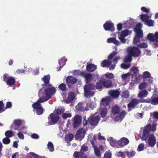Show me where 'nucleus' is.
Returning <instances> with one entry per match:
<instances>
[{
	"mask_svg": "<svg viewBox=\"0 0 158 158\" xmlns=\"http://www.w3.org/2000/svg\"><path fill=\"white\" fill-rule=\"evenodd\" d=\"M45 89H40L38 93L39 100L41 102H44L49 99L56 93V89L55 87L51 86H46Z\"/></svg>",
	"mask_w": 158,
	"mask_h": 158,
	"instance_id": "obj_1",
	"label": "nucleus"
},
{
	"mask_svg": "<svg viewBox=\"0 0 158 158\" xmlns=\"http://www.w3.org/2000/svg\"><path fill=\"white\" fill-rule=\"evenodd\" d=\"M84 95L86 97L88 98L93 96L95 94V85L92 84H85L84 87Z\"/></svg>",
	"mask_w": 158,
	"mask_h": 158,
	"instance_id": "obj_2",
	"label": "nucleus"
},
{
	"mask_svg": "<svg viewBox=\"0 0 158 158\" xmlns=\"http://www.w3.org/2000/svg\"><path fill=\"white\" fill-rule=\"evenodd\" d=\"M76 75L81 76L85 78V81L86 84L90 82L93 80V76L92 74L87 73L86 71H81L79 70H76L75 71Z\"/></svg>",
	"mask_w": 158,
	"mask_h": 158,
	"instance_id": "obj_3",
	"label": "nucleus"
},
{
	"mask_svg": "<svg viewBox=\"0 0 158 158\" xmlns=\"http://www.w3.org/2000/svg\"><path fill=\"white\" fill-rule=\"evenodd\" d=\"M155 130L156 127L154 126H152L150 124L147 125L143 130L142 136L141 138V139L142 140H146L149 135L150 131H155Z\"/></svg>",
	"mask_w": 158,
	"mask_h": 158,
	"instance_id": "obj_4",
	"label": "nucleus"
},
{
	"mask_svg": "<svg viewBox=\"0 0 158 158\" xmlns=\"http://www.w3.org/2000/svg\"><path fill=\"white\" fill-rule=\"evenodd\" d=\"M88 150V147L83 144L81 146L80 151L75 152L73 154L74 158H87L86 155L84 152H86Z\"/></svg>",
	"mask_w": 158,
	"mask_h": 158,
	"instance_id": "obj_5",
	"label": "nucleus"
},
{
	"mask_svg": "<svg viewBox=\"0 0 158 158\" xmlns=\"http://www.w3.org/2000/svg\"><path fill=\"white\" fill-rule=\"evenodd\" d=\"M41 101L39 100V98L37 100L36 102L34 103L32 106L34 110L36 111V114L38 115H40L42 114L44 112V109L42 107L40 103L43 102H41Z\"/></svg>",
	"mask_w": 158,
	"mask_h": 158,
	"instance_id": "obj_6",
	"label": "nucleus"
},
{
	"mask_svg": "<svg viewBox=\"0 0 158 158\" xmlns=\"http://www.w3.org/2000/svg\"><path fill=\"white\" fill-rule=\"evenodd\" d=\"M127 52L133 57H138L141 53L140 50L137 47L135 46L128 48Z\"/></svg>",
	"mask_w": 158,
	"mask_h": 158,
	"instance_id": "obj_7",
	"label": "nucleus"
},
{
	"mask_svg": "<svg viewBox=\"0 0 158 158\" xmlns=\"http://www.w3.org/2000/svg\"><path fill=\"white\" fill-rule=\"evenodd\" d=\"M48 118L50 120L48 122V124L50 125L55 124L59 119V116L56 114L51 113L50 114Z\"/></svg>",
	"mask_w": 158,
	"mask_h": 158,
	"instance_id": "obj_8",
	"label": "nucleus"
},
{
	"mask_svg": "<svg viewBox=\"0 0 158 158\" xmlns=\"http://www.w3.org/2000/svg\"><path fill=\"white\" fill-rule=\"evenodd\" d=\"M100 119V116H91L88 119V122L90 124L93 126H97Z\"/></svg>",
	"mask_w": 158,
	"mask_h": 158,
	"instance_id": "obj_9",
	"label": "nucleus"
},
{
	"mask_svg": "<svg viewBox=\"0 0 158 158\" xmlns=\"http://www.w3.org/2000/svg\"><path fill=\"white\" fill-rule=\"evenodd\" d=\"M3 80L6 81L7 85L11 86L15 84V79L11 77H9L7 74L3 75Z\"/></svg>",
	"mask_w": 158,
	"mask_h": 158,
	"instance_id": "obj_10",
	"label": "nucleus"
},
{
	"mask_svg": "<svg viewBox=\"0 0 158 158\" xmlns=\"http://www.w3.org/2000/svg\"><path fill=\"white\" fill-rule=\"evenodd\" d=\"M77 81V79L76 78L71 76L67 77L66 79V82L69 88L71 87L70 85L75 84Z\"/></svg>",
	"mask_w": 158,
	"mask_h": 158,
	"instance_id": "obj_11",
	"label": "nucleus"
},
{
	"mask_svg": "<svg viewBox=\"0 0 158 158\" xmlns=\"http://www.w3.org/2000/svg\"><path fill=\"white\" fill-rule=\"evenodd\" d=\"M103 27L106 31H113L115 30L114 24L112 22L106 21L103 25Z\"/></svg>",
	"mask_w": 158,
	"mask_h": 158,
	"instance_id": "obj_12",
	"label": "nucleus"
},
{
	"mask_svg": "<svg viewBox=\"0 0 158 158\" xmlns=\"http://www.w3.org/2000/svg\"><path fill=\"white\" fill-rule=\"evenodd\" d=\"M82 117L80 115L75 116L74 117L73 126L74 128L77 127L81 123Z\"/></svg>",
	"mask_w": 158,
	"mask_h": 158,
	"instance_id": "obj_13",
	"label": "nucleus"
},
{
	"mask_svg": "<svg viewBox=\"0 0 158 158\" xmlns=\"http://www.w3.org/2000/svg\"><path fill=\"white\" fill-rule=\"evenodd\" d=\"M85 134V132L83 129H79L76 133L75 138L76 139L81 140L84 138Z\"/></svg>",
	"mask_w": 158,
	"mask_h": 158,
	"instance_id": "obj_14",
	"label": "nucleus"
},
{
	"mask_svg": "<svg viewBox=\"0 0 158 158\" xmlns=\"http://www.w3.org/2000/svg\"><path fill=\"white\" fill-rule=\"evenodd\" d=\"M147 38L149 40L153 42H158V32H156L154 35L152 33L148 34L147 35Z\"/></svg>",
	"mask_w": 158,
	"mask_h": 158,
	"instance_id": "obj_15",
	"label": "nucleus"
},
{
	"mask_svg": "<svg viewBox=\"0 0 158 158\" xmlns=\"http://www.w3.org/2000/svg\"><path fill=\"white\" fill-rule=\"evenodd\" d=\"M139 101L136 99H132L131 101L127 104L128 108L134 109L135 107L139 103Z\"/></svg>",
	"mask_w": 158,
	"mask_h": 158,
	"instance_id": "obj_16",
	"label": "nucleus"
},
{
	"mask_svg": "<svg viewBox=\"0 0 158 158\" xmlns=\"http://www.w3.org/2000/svg\"><path fill=\"white\" fill-rule=\"evenodd\" d=\"M148 145L152 147H153L156 143V139L153 134H151L148 138Z\"/></svg>",
	"mask_w": 158,
	"mask_h": 158,
	"instance_id": "obj_17",
	"label": "nucleus"
},
{
	"mask_svg": "<svg viewBox=\"0 0 158 158\" xmlns=\"http://www.w3.org/2000/svg\"><path fill=\"white\" fill-rule=\"evenodd\" d=\"M50 79V76L49 75H47L44 76L42 78V80L43 81L44 84L42 85V86L45 85V86H51L52 85L49 83V80Z\"/></svg>",
	"mask_w": 158,
	"mask_h": 158,
	"instance_id": "obj_18",
	"label": "nucleus"
},
{
	"mask_svg": "<svg viewBox=\"0 0 158 158\" xmlns=\"http://www.w3.org/2000/svg\"><path fill=\"white\" fill-rule=\"evenodd\" d=\"M134 31L135 32L136 36L141 38L143 37V31L138 26V25L134 28Z\"/></svg>",
	"mask_w": 158,
	"mask_h": 158,
	"instance_id": "obj_19",
	"label": "nucleus"
},
{
	"mask_svg": "<svg viewBox=\"0 0 158 158\" xmlns=\"http://www.w3.org/2000/svg\"><path fill=\"white\" fill-rule=\"evenodd\" d=\"M103 80V77H101L99 81L96 83L95 87L96 89L101 90L103 89L104 86Z\"/></svg>",
	"mask_w": 158,
	"mask_h": 158,
	"instance_id": "obj_20",
	"label": "nucleus"
},
{
	"mask_svg": "<svg viewBox=\"0 0 158 158\" xmlns=\"http://www.w3.org/2000/svg\"><path fill=\"white\" fill-rule=\"evenodd\" d=\"M129 142V140L127 138L122 137L118 141V144L120 146L123 147L127 145Z\"/></svg>",
	"mask_w": 158,
	"mask_h": 158,
	"instance_id": "obj_21",
	"label": "nucleus"
},
{
	"mask_svg": "<svg viewBox=\"0 0 158 158\" xmlns=\"http://www.w3.org/2000/svg\"><path fill=\"white\" fill-rule=\"evenodd\" d=\"M111 101V98L110 97H106L103 98L100 103L101 105L106 106H108Z\"/></svg>",
	"mask_w": 158,
	"mask_h": 158,
	"instance_id": "obj_22",
	"label": "nucleus"
},
{
	"mask_svg": "<svg viewBox=\"0 0 158 158\" xmlns=\"http://www.w3.org/2000/svg\"><path fill=\"white\" fill-rule=\"evenodd\" d=\"M97 68V66L92 63L88 64L86 66V70L89 72H92L95 71Z\"/></svg>",
	"mask_w": 158,
	"mask_h": 158,
	"instance_id": "obj_23",
	"label": "nucleus"
},
{
	"mask_svg": "<svg viewBox=\"0 0 158 158\" xmlns=\"http://www.w3.org/2000/svg\"><path fill=\"white\" fill-rule=\"evenodd\" d=\"M110 95L114 98H118L120 94V92L117 89L111 90L109 91Z\"/></svg>",
	"mask_w": 158,
	"mask_h": 158,
	"instance_id": "obj_24",
	"label": "nucleus"
},
{
	"mask_svg": "<svg viewBox=\"0 0 158 158\" xmlns=\"http://www.w3.org/2000/svg\"><path fill=\"white\" fill-rule=\"evenodd\" d=\"M103 81L104 84V86L105 88H110L112 86V82L111 80H106L103 77Z\"/></svg>",
	"mask_w": 158,
	"mask_h": 158,
	"instance_id": "obj_25",
	"label": "nucleus"
},
{
	"mask_svg": "<svg viewBox=\"0 0 158 158\" xmlns=\"http://www.w3.org/2000/svg\"><path fill=\"white\" fill-rule=\"evenodd\" d=\"M131 72L132 76L136 77L139 73V71L137 67L134 66L131 68Z\"/></svg>",
	"mask_w": 158,
	"mask_h": 158,
	"instance_id": "obj_26",
	"label": "nucleus"
},
{
	"mask_svg": "<svg viewBox=\"0 0 158 158\" xmlns=\"http://www.w3.org/2000/svg\"><path fill=\"white\" fill-rule=\"evenodd\" d=\"M112 62L109 60H104L102 61L101 64V66L103 67H107L111 65Z\"/></svg>",
	"mask_w": 158,
	"mask_h": 158,
	"instance_id": "obj_27",
	"label": "nucleus"
},
{
	"mask_svg": "<svg viewBox=\"0 0 158 158\" xmlns=\"http://www.w3.org/2000/svg\"><path fill=\"white\" fill-rule=\"evenodd\" d=\"M148 94V91L146 89L140 91L138 94V97L140 98L146 97Z\"/></svg>",
	"mask_w": 158,
	"mask_h": 158,
	"instance_id": "obj_28",
	"label": "nucleus"
},
{
	"mask_svg": "<svg viewBox=\"0 0 158 158\" xmlns=\"http://www.w3.org/2000/svg\"><path fill=\"white\" fill-rule=\"evenodd\" d=\"M125 153L128 158H131L135 155L136 152L133 150H131L130 151H126Z\"/></svg>",
	"mask_w": 158,
	"mask_h": 158,
	"instance_id": "obj_29",
	"label": "nucleus"
},
{
	"mask_svg": "<svg viewBox=\"0 0 158 158\" xmlns=\"http://www.w3.org/2000/svg\"><path fill=\"white\" fill-rule=\"evenodd\" d=\"M120 110L119 107L116 105L113 107L112 108V111L114 114H117L119 113Z\"/></svg>",
	"mask_w": 158,
	"mask_h": 158,
	"instance_id": "obj_30",
	"label": "nucleus"
},
{
	"mask_svg": "<svg viewBox=\"0 0 158 158\" xmlns=\"http://www.w3.org/2000/svg\"><path fill=\"white\" fill-rule=\"evenodd\" d=\"M75 98V96L73 93H71L69 94L66 100L67 103H69L73 101Z\"/></svg>",
	"mask_w": 158,
	"mask_h": 158,
	"instance_id": "obj_31",
	"label": "nucleus"
},
{
	"mask_svg": "<svg viewBox=\"0 0 158 158\" xmlns=\"http://www.w3.org/2000/svg\"><path fill=\"white\" fill-rule=\"evenodd\" d=\"M14 123L16 126L15 130H19V127L22 124V121L20 119H15L14 121Z\"/></svg>",
	"mask_w": 158,
	"mask_h": 158,
	"instance_id": "obj_32",
	"label": "nucleus"
},
{
	"mask_svg": "<svg viewBox=\"0 0 158 158\" xmlns=\"http://www.w3.org/2000/svg\"><path fill=\"white\" fill-rule=\"evenodd\" d=\"M73 135L72 134H69L66 135L64 139L68 143L73 139Z\"/></svg>",
	"mask_w": 158,
	"mask_h": 158,
	"instance_id": "obj_33",
	"label": "nucleus"
},
{
	"mask_svg": "<svg viewBox=\"0 0 158 158\" xmlns=\"http://www.w3.org/2000/svg\"><path fill=\"white\" fill-rule=\"evenodd\" d=\"M83 103H79L76 106L75 108L77 110L80 111H83Z\"/></svg>",
	"mask_w": 158,
	"mask_h": 158,
	"instance_id": "obj_34",
	"label": "nucleus"
},
{
	"mask_svg": "<svg viewBox=\"0 0 158 158\" xmlns=\"http://www.w3.org/2000/svg\"><path fill=\"white\" fill-rule=\"evenodd\" d=\"M143 79L150 78L151 77L150 73L148 71H145L143 73V75H141Z\"/></svg>",
	"mask_w": 158,
	"mask_h": 158,
	"instance_id": "obj_35",
	"label": "nucleus"
},
{
	"mask_svg": "<svg viewBox=\"0 0 158 158\" xmlns=\"http://www.w3.org/2000/svg\"><path fill=\"white\" fill-rule=\"evenodd\" d=\"M47 148L50 152H53L54 150L53 145L51 142H49L47 144Z\"/></svg>",
	"mask_w": 158,
	"mask_h": 158,
	"instance_id": "obj_36",
	"label": "nucleus"
},
{
	"mask_svg": "<svg viewBox=\"0 0 158 158\" xmlns=\"http://www.w3.org/2000/svg\"><path fill=\"white\" fill-rule=\"evenodd\" d=\"M58 87L59 89L62 91H65L67 89L66 85L64 83L60 84L58 85Z\"/></svg>",
	"mask_w": 158,
	"mask_h": 158,
	"instance_id": "obj_37",
	"label": "nucleus"
},
{
	"mask_svg": "<svg viewBox=\"0 0 158 158\" xmlns=\"http://www.w3.org/2000/svg\"><path fill=\"white\" fill-rule=\"evenodd\" d=\"M107 114V109L106 107H104L101 109V116L102 117H105Z\"/></svg>",
	"mask_w": 158,
	"mask_h": 158,
	"instance_id": "obj_38",
	"label": "nucleus"
},
{
	"mask_svg": "<svg viewBox=\"0 0 158 158\" xmlns=\"http://www.w3.org/2000/svg\"><path fill=\"white\" fill-rule=\"evenodd\" d=\"M122 97L125 98H128L129 97V92L128 90L123 91L122 94Z\"/></svg>",
	"mask_w": 158,
	"mask_h": 158,
	"instance_id": "obj_39",
	"label": "nucleus"
},
{
	"mask_svg": "<svg viewBox=\"0 0 158 158\" xmlns=\"http://www.w3.org/2000/svg\"><path fill=\"white\" fill-rule=\"evenodd\" d=\"M128 53V55L125 57L124 61L126 62H131L132 61V57L133 56L130 54L129 53Z\"/></svg>",
	"mask_w": 158,
	"mask_h": 158,
	"instance_id": "obj_40",
	"label": "nucleus"
},
{
	"mask_svg": "<svg viewBox=\"0 0 158 158\" xmlns=\"http://www.w3.org/2000/svg\"><path fill=\"white\" fill-rule=\"evenodd\" d=\"M140 18L141 20L143 21H144L145 23L146 21L148 20L149 19V16L146 14H143L141 15Z\"/></svg>",
	"mask_w": 158,
	"mask_h": 158,
	"instance_id": "obj_41",
	"label": "nucleus"
},
{
	"mask_svg": "<svg viewBox=\"0 0 158 158\" xmlns=\"http://www.w3.org/2000/svg\"><path fill=\"white\" fill-rule=\"evenodd\" d=\"M105 76L106 78L108 79H112L114 78V75L111 73H106Z\"/></svg>",
	"mask_w": 158,
	"mask_h": 158,
	"instance_id": "obj_42",
	"label": "nucleus"
},
{
	"mask_svg": "<svg viewBox=\"0 0 158 158\" xmlns=\"http://www.w3.org/2000/svg\"><path fill=\"white\" fill-rule=\"evenodd\" d=\"M154 21L152 20H146L145 24L149 27L152 26L153 25Z\"/></svg>",
	"mask_w": 158,
	"mask_h": 158,
	"instance_id": "obj_43",
	"label": "nucleus"
},
{
	"mask_svg": "<svg viewBox=\"0 0 158 158\" xmlns=\"http://www.w3.org/2000/svg\"><path fill=\"white\" fill-rule=\"evenodd\" d=\"M125 114L126 112L124 110H123L119 114L116 116V118L118 119H121L124 117Z\"/></svg>",
	"mask_w": 158,
	"mask_h": 158,
	"instance_id": "obj_44",
	"label": "nucleus"
},
{
	"mask_svg": "<svg viewBox=\"0 0 158 158\" xmlns=\"http://www.w3.org/2000/svg\"><path fill=\"white\" fill-rule=\"evenodd\" d=\"M5 135L6 137L9 138L13 136V133L11 131H7L5 132Z\"/></svg>",
	"mask_w": 158,
	"mask_h": 158,
	"instance_id": "obj_45",
	"label": "nucleus"
},
{
	"mask_svg": "<svg viewBox=\"0 0 158 158\" xmlns=\"http://www.w3.org/2000/svg\"><path fill=\"white\" fill-rule=\"evenodd\" d=\"M140 38H141L135 36L134 38L133 42V44L134 45H136L140 41Z\"/></svg>",
	"mask_w": 158,
	"mask_h": 158,
	"instance_id": "obj_46",
	"label": "nucleus"
},
{
	"mask_svg": "<svg viewBox=\"0 0 158 158\" xmlns=\"http://www.w3.org/2000/svg\"><path fill=\"white\" fill-rule=\"evenodd\" d=\"M137 46L138 48H147L148 47V45L147 44L143 43L141 44H138L137 45Z\"/></svg>",
	"mask_w": 158,
	"mask_h": 158,
	"instance_id": "obj_47",
	"label": "nucleus"
},
{
	"mask_svg": "<svg viewBox=\"0 0 158 158\" xmlns=\"http://www.w3.org/2000/svg\"><path fill=\"white\" fill-rule=\"evenodd\" d=\"M152 104L155 105L158 104V97H152Z\"/></svg>",
	"mask_w": 158,
	"mask_h": 158,
	"instance_id": "obj_48",
	"label": "nucleus"
},
{
	"mask_svg": "<svg viewBox=\"0 0 158 158\" xmlns=\"http://www.w3.org/2000/svg\"><path fill=\"white\" fill-rule=\"evenodd\" d=\"M148 85V84L146 82H143L140 83L139 85V88L140 89L142 90L145 88Z\"/></svg>",
	"mask_w": 158,
	"mask_h": 158,
	"instance_id": "obj_49",
	"label": "nucleus"
},
{
	"mask_svg": "<svg viewBox=\"0 0 158 158\" xmlns=\"http://www.w3.org/2000/svg\"><path fill=\"white\" fill-rule=\"evenodd\" d=\"M72 116L71 113H63L62 114V117L63 119H66L68 118H70Z\"/></svg>",
	"mask_w": 158,
	"mask_h": 158,
	"instance_id": "obj_50",
	"label": "nucleus"
},
{
	"mask_svg": "<svg viewBox=\"0 0 158 158\" xmlns=\"http://www.w3.org/2000/svg\"><path fill=\"white\" fill-rule=\"evenodd\" d=\"M117 54V52L114 51L108 56V58L109 60H111L114 56H116Z\"/></svg>",
	"mask_w": 158,
	"mask_h": 158,
	"instance_id": "obj_51",
	"label": "nucleus"
},
{
	"mask_svg": "<svg viewBox=\"0 0 158 158\" xmlns=\"http://www.w3.org/2000/svg\"><path fill=\"white\" fill-rule=\"evenodd\" d=\"M94 151L95 155L97 156H98V157H101V153L99 148H95Z\"/></svg>",
	"mask_w": 158,
	"mask_h": 158,
	"instance_id": "obj_52",
	"label": "nucleus"
},
{
	"mask_svg": "<svg viewBox=\"0 0 158 158\" xmlns=\"http://www.w3.org/2000/svg\"><path fill=\"white\" fill-rule=\"evenodd\" d=\"M117 155L118 157H121L122 158H125L126 157L124 152L120 151L117 152Z\"/></svg>",
	"mask_w": 158,
	"mask_h": 158,
	"instance_id": "obj_53",
	"label": "nucleus"
},
{
	"mask_svg": "<svg viewBox=\"0 0 158 158\" xmlns=\"http://www.w3.org/2000/svg\"><path fill=\"white\" fill-rule=\"evenodd\" d=\"M121 67L125 69H127L129 68H130L131 66V64H126L124 63H123L121 64Z\"/></svg>",
	"mask_w": 158,
	"mask_h": 158,
	"instance_id": "obj_54",
	"label": "nucleus"
},
{
	"mask_svg": "<svg viewBox=\"0 0 158 158\" xmlns=\"http://www.w3.org/2000/svg\"><path fill=\"white\" fill-rule=\"evenodd\" d=\"M3 143L5 144H8L10 142V139L9 138L5 137L2 140Z\"/></svg>",
	"mask_w": 158,
	"mask_h": 158,
	"instance_id": "obj_55",
	"label": "nucleus"
},
{
	"mask_svg": "<svg viewBox=\"0 0 158 158\" xmlns=\"http://www.w3.org/2000/svg\"><path fill=\"white\" fill-rule=\"evenodd\" d=\"M65 59L62 58L59 60V64L60 65V68L62 67L65 64Z\"/></svg>",
	"mask_w": 158,
	"mask_h": 158,
	"instance_id": "obj_56",
	"label": "nucleus"
},
{
	"mask_svg": "<svg viewBox=\"0 0 158 158\" xmlns=\"http://www.w3.org/2000/svg\"><path fill=\"white\" fill-rule=\"evenodd\" d=\"M128 32L127 30L123 31H122L120 35L122 36L125 37L128 35Z\"/></svg>",
	"mask_w": 158,
	"mask_h": 158,
	"instance_id": "obj_57",
	"label": "nucleus"
},
{
	"mask_svg": "<svg viewBox=\"0 0 158 158\" xmlns=\"http://www.w3.org/2000/svg\"><path fill=\"white\" fill-rule=\"evenodd\" d=\"M121 59V58L120 56H118L114 58L113 60V61L114 64H116L117 63L118 60H120Z\"/></svg>",
	"mask_w": 158,
	"mask_h": 158,
	"instance_id": "obj_58",
	"label": "nucleus"
},
{
	"mask_svg": "<svg viewBox=\"0 0 158 158\" xmlns=\"http://www.w3.org/2000/svg\"><path fill=\"white\" fill-rule=\"evenodd\" d=\"M129 73L123 74L122 76V78L123 80H126L127 79L128 77L130 76Z\"/></svg>",
	"mask_w": 158,
	"mask_h": 158,
	"instance_id": "obj_59",
	"label": "nucleus"
},
{
	"mask_svg": "<svg viewBox=\"0 0 158 158\" xmlns=\"http://www.w3.org/2000/svg\"><path fill=\"white\" fill-rule=\"evenodd\" d=\"M64 111V110H63L62 108H59L57 109L56 110V113L57 114H60L63 113Z\"/></svg>",
	"mask_w": 158,
	"mask_h": 158,
	"instance_id": "obj_60",
	"label": "nucleus"
},
{
	"mask_svg": "<svg viewBox=\"0 0 158 158\" xmlns=\"http://www.w3.org/2000/svg\"><path fill=\"white\" fill-rule=\"evenodd\" d=\"M144 148V145L142 143H140L138 146L137 150L139 151H140L143 150Z\"/></svg>",
	"mask_w": 158,
	"mask_h": 158,
	"instance_id": "obj_61",
	"label": "nucleus"
},
{
	"mask_svg": "<svg viewBox=\"0 0 158 158\" xmlns=\"http://www.w3.org/2000/svg\"><path fill=\"white\" fill-rule=\"evenodd\" d=\"M124 37L120 35L118 37L119 39L120 40L121 42L122 43H125L126 42V40Z\"/></svg>",
	"mask_w": 158,
	"mask_h": 158,
	"instance_id": "obj_62",
	"label": "nucleus"
},
{
	"mask_svg": "<svg viewBox=\"0 0 158 158\" xmlns=\"http://www.w3.org/2000/svg\"><path fill=\"white\" fill-rule=\"evenodd\" d=\"M19 153L16 152L12 154L11 158H19Z\"/></svg>",
	"mask_w": 158,
	"mask_h": 158,
	"instance_id": "obj_63",
	"label": "nucleus"
},
{
	"mask_svg": "<svg viewBox=\"0 0 158 158\" xmlns=\"http://www.w3.org/2000/svg\"><path fill=\"white\" fill-rule=\"evenodd\" d=\"M31 155L34 158H40L41 156H39L38 155L35 153L34 152L30 153Z\"/></svg>",
	"mask_w": 158,
	"mask_h": 158,
	"instance_id": "obj_64",
	"label": "nucleus"
}]
</instances>
